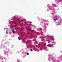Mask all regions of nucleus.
Segmentation results:
<instances>
[{"label":"nucleus","mask_w":62,"mask_h":62,"mask_svg":"<svg viewBox=\"0 0 62 62\" xmlns=\"http://www.w3.org/2000/svg\"><path fill=\"white\" fill-rule=\"evenodd\" d=\"M49 37V36L48 35H47L46 36V37H47V38H48V37Z\"/></svg>","instance_id":"6"},{"label":"nucleus","mask_w":62,"mask_h":62,"mask_svg":"<svg viewBox=\"0 0 62 62\" xmlns=\"http://www.w3.org/2000/svg\"><path fill=\"white\" fill-rule=\"evenodd\" d=\"M53 44H51L50 45V46H52V45H53Z\"/></svg>","instance_id":"9"},{"label":"nucleus","mask_w":62,"mask_h":62,"mask_svg":"<svg viewBox=\"0 0 62 62\" xmlns=\"http://www.w3.org/2000/svg\"><path fill=\"white\" fill-rule=\"evenodd\" d=\"M14 30V29H13L11 31H15Z\"/></svg>","instance_id":"5"},{"label":"nucleus","mask_w":62,"mask_h":62,"mask_svg":"<svg viewBox=\"0 0 62 62\" xmlns=\"http://www.w3.org/2000/svg\"><path fill=\"white\" fill-rule=\"evenodd\" d=\"M18 38L19 40H21V39L19 37H18Z\"/></svg>","instance_id":"4"},{"label":"nucleus","mask_w":62,"mask_h":62,"mask_svg":"<svg viewBox=\"0 0 62 62\" xmlns=\"http://www.w3.org/2000/svg\"><path fill=\"white\" fill-rule=\"evenodd\" d=\"M29 23H32V22H30Z\"/></svg>","instance_id":"11"},{"label":"nucleus","mask_w":62,"mask_h":62,"mask_svg":"<svg viewBox=\"0 0 62 62\" xmlns=\"http://www.w3.org/2000/svg\"><path fill=\"white\" fill-rule=\"evenodd\" d=\"M30 26V25H29V26Z\"/></svg>","instance_id":"12"},{"label":"nucleus","mask_w":62,"mask_h":62,"mask_svg":"<svg viewBox=\"0 0 62 62\" xmlns=\"http://www.w3.org/2000/svg\"><path fill=\"white\" fill-rule=\"evenodd\" d=\"M47 47H51V46H50L49 44L47 45Z\"/></svg>","instance_id":"1"},{"label":"nucleus","mask_w":62,"mask_h":62,"mask_svg":"<svg viewBox=\"0 0 62 62\" xmlns=\"http://www.w3.org/2000/svg\"><path fill=\"white\" fill-rule=\"evenodd\" d=\"M27 55H29V53H27Z\"/></svg>","instance_id":"10"},{"label":"nucleus","mask_w":62,"mask_h":62,"mask_svg":"<svg viewBox=\"0 0 62 62\" xmlns=\"http://www.w3.org/2000/svg\"><path fill=\"white\" fill-rule=\"evenodd\" d=\"M58 19V18H57L56 19H54V21H56V20H57Z\"/></svg>","instance_id":"3"},{"label":"nucleus","mask_w":62,"mask_h":62,"mask_svg":"<svg viewBox=\"0 0 62 62\" xmlns=\"http://www.w3.org/2000/svg\"><path fill=\"white\" fill-rule=\"evenodd\" d=\"M28 30H30L31 29L29 27H28Z\"/></svg>","instance_id":"2"},{"label":"nucleus","mask_w":62,"mask_h":62,"mask_svg":"<svg viewBox=\"0 0 62 62\" xmlns=\"http://www.w3.org/2000/svg\"><path fill=\"white\" fill-rule=\"evenodd\" d=\"M31 52H32V51H33V50L32 49H31Z\"/></svg>","instance_id":"7"},{"label":"nucleus","mask_w":62,"mask_h":62,"mask_svg":"<svg viewBox=\"0 0 62 62\" xmlns=\"http://www.w3.org/2000/svg\"><path fill=\"white\" fill-rule=\"evenodd\" d=\"M12 32H13V33H15V31H13Z\"/></svg>","instance_id":"8"}]
</instances>
